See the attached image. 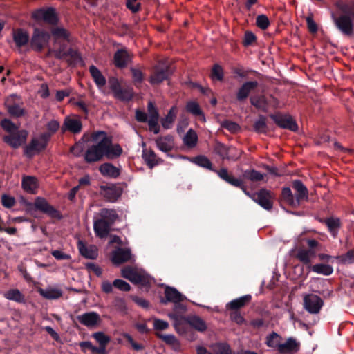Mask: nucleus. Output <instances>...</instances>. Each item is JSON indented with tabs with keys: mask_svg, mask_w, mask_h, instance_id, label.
Segmentation results:
<instances>
[{
	"mask_svg": "<svg viewBox=\"0 0 354 354\" xmlns=\"http://www.w3.org/2000/svg\"><path fill=\"white\" fill-rule=\"evenodd\" d=\"M118 144H112V140L105 131H95L91 136L90 142L84 152V158L87 163L102 160L104 157L115 159L122 153Z\"/></svg>",
	"mask_w": 354,
	"mask_h": 354,
	"instance_id": "nucleus-1",
	"label": "nucleus"
},
{
	"mask_svg": "<svg viewBox=\"0 0 354 354\" xmlns=\"http://www.w3.org/2000/svg\"><path fill=\"white\" fill-rule=\"evenodd\" d=\"M53 38L52 47L48 48L46 56L53 55L58 59H66L68 64H72L80 59L78 52L73 48L66 49V41H69V32L64 28L57 27L51 30Z\"/></svg>",
	"mask_w": 354,
	"mask_h": 354,
	"instance_id": "nucleus-2",
	"label": "nucleus"
},
{
	"mask_svg": "<svg viewBox=\"0 0 354 354\" xmlns=\"http://www.w3.org/2000/svg\"><path fill=\"white\" fill-rule=\"evenodd\" d=\"M341 14H332L333 20L336 27L345 35L350 36L353 32L354 1H338L336 3Z\"/></svg>",
	"mask_w": 354,
	"mask_h": 354,
	"instance_id": "nucleus-3",
	"label": "nucleus"
},
{
	"mask_svg": "<svg viewBox=\"0 0 354 354\" xmlns=\"http://www.w3.org/2000/svg\"><path fill=\"white\" fill-rule=\"evenodd\" d=\"M109 84L114 97L121 101H129L133 96V90L130 86L122 87L115 77L109 79Z\"/></svg>",
	"mask_w": 354,
	"mask_h": 354,
	"instance_id": "nucleus-4",
	"label": "nucleus"
},
{
	"mask_svg": "<svg viewBox=\"0 0 354 354\" xmlns=\"http://www.w3.org/2000/svg\"><path fill=\"white\" fill-rule=\"evenodd\" d=\"M50 38V35L48 32L35 28L30 39V46L33 50L41 52L48 44Z\"/></svg>",
	"mask_w": 354,
	"mask_h": 354,
	"instance_id": "nucleus-5",
	"label": "nucleus"
},
{
	"mask_svg": "<svg viewBox=\"0 0 354 354\" xmlns=\"http://www.w3.org/2000/svg\"><path fill=\"white\" fill-rule=\"evenodd\" d=\"M50 137V134L43 133L39 138L32 139L30 144L24 148L25 155L28 157H32L35 153L44 150Z\"/></svg>",
	"mask_w": 354,
	"mask_h": 354,
	"instance_id": "nucleus-6",
	"label": "nucleus"
},
{
	"mask_svg": "<svg viewBox=\"0 0 354 354\" xmlns=\"http://www.w3.org/2000/svg\"><path fill=\"white\" fill-rule=\"evenodd\" d=\"M303 302L304 309L310 314L319 313L324 305L322 298L315 294L304 295Z\"/></svg>",
	"mask_w": 354,
	"mask_h": 354,
	"instance_id": "nucleus-7",
	"label": "nucleus"
},
{
	"mask_svg": "<svg viewBox=\"0 0 354 354\" xmlns=\"http://www.w3.org/2000/svg\"><path fill=\"white\" fill-rule=\"evenodd\" d=\"M170 74L169 68L167 65L159 63L153 68V71L149 78L151 84H158L166 80Z\"/></svg>",
	"mask_w": 354,
	"mask_h": 354,
	"instance_id": "nucleus-8",
	"label": "nucleus"
},
{
	"mask_svg": "<svg viewBox=\"0 0 354 354\" xmlns=\"http://www.w3.org/2000/svg\"><path fill=\"white\" fill-rule=\"evenodd\" d=\"M27 137V131L21 130L4 136L3 140L12 147L18 148L26 142Z\"/></svg>",
	"mask_w": 354,
	"mask_h": 354,
	"instance_id": "nucleus-9",
	"label": "nucleus"
},
{
	"mask_svg": "<svg viewBox=\"0 0 354 354\" xmlns=\"http://www.w3.org/2000/svg\"><path fill=\"white\" fill-rule=\"evenodd\" d=\"M77 319L81 324L89 328H95L101 322L100 315L93 311L80 315L77 317Z\"/></svg>",
	"mask_w": 354,
	"mask_h": 354,
	"instance_id": "nucleus-10",
	"label": "nucleus"
},
{
	"mask_svg": "<svg viewBox=\"0 0 354 354\" xmlns=\"http://www.w3.org/2000/svg\"><path fill=\"white\" fill-rule=\"evenodd\" d=\"M301 343L295 337H290L282 340L279 350L278 351L280 354H294L300 350Z\"/></svg>",
	"mask_w": 354,
	"mask_h": 354,
	"instance_id": "nucleus-11",
	"label": "nucleus"
},
{
	"mask_svg": "<svg viewBox=\"0 0 354 354\" xmlns=\"http://www.w3.org/2000/svg\"><path fill=\"white\" fill-rule=\"evenodd\" d=\"M316 252L314 249H307L299 248L296 250L295 257L303 264L308 268H310L313 263V259L315 257Z\"/></svg>",
	"mask_w": 354,
	"mask_h": 354,
	"instance_id": "nucleus-12",
	"label": "nucleus"
},
{
	"mask_svg": "<svg viewBox=\"0 0 354 354\" xmlns=\"http://www.w3.org/2000/svg\"><path fill=\"white\" fill-rule=\"evenodd\" d=\"M122 276L136 284H145L146 283V277L139 273L136 270L131 267H126L121 270Z\"/></svg>",
	"mask_w": 354,
	"mask_h": 354,
	"instance_id": "nucleus-13",
	"label": "nucleus"
},
{
	"mask_svg": "<svg viewBox=\"0 0 354 354\" xmlns=\"http://www.w3.org/2000/svg\"><path fill=\"white\" fill-rule=\"evenodd\" d=\"M254 201L266 209H270L272 207V193L266 189H261L254 194L252 196Z\"/></svg>",
	"mask_w": 354,
	"mask_h": 354,
	"instance_id": "nucleus-14",
	"label": "nucleus"
},
{
	"mask_svg": "<svg viewBox=\"0 0 354 354\" xmlns=\"http://www.w3.org/2000/svg\"><path fill=\"white\" fill-rule=\"evenodd\" d=\"M101 194L109 202H115L122 194V189L115 185L110 187L101 186Z\"/></svg>",
	"mask_w": 354,
	"mask_h": 354,
	"instance_id": "nucleus-15",
	"label": "nucleus"
},
{
	"mask_svg": "<svg viewBox=\"0 0 354 354\" xmlns=\"http://www.w3.org/2000/svg\"><path fill=\"white\" fill-rule=\"evenodd\" d=\"M277 124L283 129H288L295 131L298 127L296 122L289 115H274L272 116Z\"/></svg>",
	"mask_w": 354,
	"mask_h": 354,
	"instance_id": "nucleus-16",
	"label": "nucleus"
},
{
	"mask_svg": "<svg viewBox=\"0 0 354 354\" xmlns=\"http://www.w3.org/2000/svg\"><path fill=\"white\" fill-rule=\"evenodd\" d=\"M33 17L37 20H42L50 24H55L57 22V17L53 8L39 10L33 14Z\"/></svg>",
	"mask_w": 354,
	"mask_h": 354,
	"instance_id": "nucleus-17",
	"label": "nucleus"
},
{
	"mask_svg": "<svg viewBox=\"0 0 354 354\" xmlns=\"http://www.w3.org/2000/svg\"><path fill=\"white\" fill-rule=\"evenodd\" d=\"M35 205L37 209L50 215L51 217L60 218L59 212L44 198H38L35 201Z\"/></svg>",
	"mask_w": 354,
	"mask_h": 354,
	"instance_id": "nucleus-18",
	"label": "nucleus"
},
{
	"mask_svg": "<svg viewBox=\"0 0 354 354\" xmlns=\"http://www.w3.org/2000/svg\"><path fill=\"white\" fill-rule=\"evenodd\" d=\"M157 147L163 152H169L171 151L174 147L173 136L167 135L161 136L156 140Z\"/></svg>",
	"mask_w": 354,
	"mask_h": 354,
	"instance_id": "nucleus-19",
	"label": "nucleus"
},
{
	"mask_svg": "<svg viewBox=\"0 0 354 354\" xmlns=\"http://www.w3.org/2000/svg\"><path fill=\"white\" fill-rule=\"evenodd\" d=\"M131 258L130 250L118 248L113 252L112 261L114 264L119 265L129 261Z\"/></svg>",
	"mask_w": 354,
	"mask_h": 354,
	"instance_id": "nucleus-20",
	"label": "nucleus"
},
{
	"mask_svg": "<svg viewBox=\"0 0 354 354\" xmlns=\"http://www.w3.org/2000/svg\"><path fill=\"white\" fill-rule=\"evenodd\" d=\"M113 59L117 67L124 68L131 61V55L126 49H120L115 52Z\"/></svg>",
	"mask_w": 354,
	"mask_h": 354,
	"instance_id": "nucleus-21",
	"label": "nucleus"
},
{
	"mask_svg": "<svg viewBox=\"0 0 354 354\" xmlns=\"http://www.w3.org/2000/svg\"><path fill=\"white\" fill-rule=\"evenodd\" d=\"M257 86L258 82L256 81H250L245 82L237 92V100L239 101L245 100L248 97L250 92L254 88H256Z\"/></svg>",
	"mask_w": 354,
	"mask_h": 354,
	"instance_id": "nucleus-22",
	"label": "nucleus"
},
{
	"mask_svg": "<svg viewBox=\"0 0 354 354\" xmlns=\"http://www.w3.org/2000/svg\"><path fill=\"white\" fill-rule=\"evenodd\" d=\"M142 157L150 169H152L153 167L162 162L151 149H144L142 150Z\"/></svg>",
	"mask_w": 354,
	"mask_h": 354,
	"instance_id": "nucleus-23",
	"label": "nucleus"
},
{
	"mask_svg": "<svg viewBox=\"0 0 354 354\" xmlns=\"http://www.w3.org/2000/svg\"><path fill=\"white\" fill-rule=\"evenodd\" d=\"M111 225L104 219H98L94 222L93 228L96 235L100 238L106 237L109 233Z\"/></svg>",
	"mask_w": 354,
	"mask_h": 354,
	"instance_id": "nucleus-24",
	"label": "nucleus"
},
{
	"mask_svg": "<svg viewBox=\"0 0 354 354\" xmlns=\"http://www.w3.org/2000/svg\"><path fill=\"white\" fill-rule=\"evenodd\" d=\"M185 320L192 328L198 332H205L207 328L206 322L198 316H189L185 318Z\"/></svg>",
	"mask_w": 354,
	"mask_h": 354,
	"instance_id": "nucleus-25",
	"label": "nucleus"
},
{
	"mask_svg": "<svg viewBox=\"0 0 354 354\" xmlns=\"http://www.w3.org/2000/svg\"><path fill=\"white\" fill-rule=\"evenodd\" d=\"M251 298L252 297L250 295L240 297L227 303L226 308L227 310H230L231 311H238L239 309L244 307L250 303Z\"/></svg>",
	"mask_w": 354,
	"mask_h": 354,
	"instance_id": "nucleus-26",
	"label": "nucleus"
},
{
	"mask_svg": "<svg viewBox=\"0 0 354 354\" xmlns=\"http://www.w3.org/2000/svg\"><path fill=\"white\" fill-rule=\"evenodd\" d=\"M217 175L223 180L228 183L229 184L240 187L243 185V182L237 178H235L232 175L228 173V171L225 168H221L219 170H214Z\"/></svg>",
	"mask_w": 354,
	"mask_h": 354,
	"instance_id": "nucleus-27",
	"label": "nucleus"
},
{
	"mask_svg": "<svg viewBox=\"0 0 354 354\" xmlns=\"http://www.w3.org/2000/svg\"><path fill=\"white\" fill-rule=\"evenodd\" d=\"M82 122L75 118H66L62 127L63 131L68 130L73 133H80L82 130Z\"/></svg>",
	"mask_w": 354,
	"mask_h": 354,
	"instance_id": "nucleus-28",
	"label": "nucleus"
},
{
	"mask_svg": "<svg viewBox=\"0 0 354 354\" xmlns=\"http://www.w3.org/2000/svg\"><path fill=\"white\" fill-rule=\"evenodd\" d=\"M13 40L18 48L25 46L29 41V35L23 29L14 30L12 32Z\"/></svg>",
	"mask_w": 354,
	"mask_h": 354,
	"instance_id": "nucleus-29",
	"label": "nucleus"
},
{
	"mask_svg": "<svg viewBox=\"0 0 354 354\" xmlns=\"http://www.w3.org/2000/svg\"><path fill=\"white\" fill-rule=\"evenodd\" d=\"M80 254L87 259H94L97 257V249L95 246H86L82 241L78 242Z\"/></svg>",
	"mask_w": 354,
	"mask_h": 354,
	"instance_id": "nucleus-30",
	"label": "nucleus"
},
{
	"mask_svg": "<svg viewBox=\"0 0 354 354\" xmlns=\"http://www.w3.org/2000/svg\"><path fill=\"white\" fill-rule=\"evenodd\" d=\"M282 339V337L280 335L275 332H272L266 336L265 343L268 347L279 351Z\"/></svg>",
	"mask_w": 354,
	"mask_h": 354,
	"instance_id": "nucleus-31",
	"label": "nucleus"
},
{
	"mask_svg": "<svg viewBox=\"0 0 354 354\" xmlns=\"http://www.w3.org/2000/svg\"><path fill=\"white\" fill-rule=\"evenodd\" d=\"M292 187L296 192V198L299 203L301 200L308 198V189L301 181L299 180H294Z\"/></svg>",
	"mask_w": 354,
	"mask_h": 354,
	"instance_id": "nucleus-32",
	"label": "nucleus"
},
{
	"mask_svg": "<svg viewBox=\"0 0 354 354\" xmlns=\"http://www.w3.org/2000/svg\"><path fill=\"white\" fill-rule=\"evenodd\" d=\"M102 175L111 178H117L120 175V170L111 163H104L99 167Z\"/></svg>",
	"mask_w": 354,
	"mask_h": 354,
	"instance_id": "nucleus-33",
	"label": "nucleus"
},
{
	"mask_svg": "<svg viewBox=\"0 0 354 354\" xmlns=\"http://www.w3.org/2000/svg\"><path fill=\"white\" fill-rule=\"evenodd\" d=\"M89 72L93 81L99 88H101L105 86L106 82V79L96 66L94 65L91 66L89 67Z\"/></svg>",
	"mask_w": 354,
	"mask_h": 354,
	"instance_id": "nucleus-34",
	"label": "nucleus"
},
{
	"mask_svg": "<svg viewBox=\"0 0 354 354\" xmlns=\"http://www.w3.org/2000/svg\"><path fill=\"white\" fill-rule=\"evenodd\" d=\"M39 293L48 299H57L62 297V291L57 288L49 287L46 289L39 288Z\"/></svg>",
	"mask_w": 354,
	"mask_h": 354,
	"instance_id": "nucleus-35",
	"label": "nucleus"
},
{
	"mask_svg": "<svg viewBox=\"0 0 354 354\" xmlns=\"http://www.w3.org/2000/svg\"><path fill=\"white\" fill-rule=\"evenodd\" d=\"M178 109L176 106H172L169 111L167 115L165 118H163L161 121L162 126L166 129H170L174 122L176 115H177Z\"/></svg>",
	"mask_w": 354,
	"mask_h": 354,
	"instance_id": "nucleus-36",
	"label": "nucleus"
},
{
	"mask_svg": "<svg viewBox=\"0 0 354 354\" xmlns=\"http://www.w3.org/2000/svg\"><path fill=\"white\" fill-rule=\"evenodd\" d=\"M22 187L28 193H35L37 188V179L32 176L24 177L22 180Z\"/></svg>",
	"mask_w": 354,
	"mask_h": 354,
	"instance_id": "nucleus-37",
	"label": "nucleus"
},
{
	"mask_svg": "<svg viewBox=\"0 0 354 354\" xmlns=\"http://www.w3.org/2000/svg\"><path fill=\"white\" fill-rule=\"evenodd\" d=\"M3 297L18 303L25 301L24 295L18 289H10L3 294Z\"/></svg>",
	"mask_w": 354,
	"mask_h": 354,
	"instance_id": "nucleus-38",
	"label": "nucleus"
},
{
	"mask_svg": "<svg viewBox=\"0 0 354 354\" xmlns=\"http://www.w3.org/2000/svg\"><path fill=\"white\" fill-rule=\"evenodd\" d=\"M100 215L101 216V219H104V221L111 225L118 218L116 211L113 209L104 208L100 211Z\"/></svg>",
	"mask_w": 354,
	"mask_h": 354,
	"instance_id": "nucleus-39",
	"label": "nucleus"
},
{
	"mask_svg": "<svg viewBox=\"0 0 354 354\" xmlns=\"http://www.w3.org/2000/svg\"><path fill=\"white\" fill-rule=\"evenodd\" d=\"M310 268L313 272L324 276H329L333 272V267L328 264L317 263L314 266L312 265Z\"/></svg>",
	"mask_w": 354,
	"mask_h": 354,
	"instance_id": "nucleus-40",
	"label": "nucleus"
},
{
	"mask_svg": "<svg viewBox=\"0 0 354 354\" xmlns=\"http://www.w3.org/2000/svg\"><path fill=\"white\" fill-rule=\"evenodd\" d=\"M165 295L167 301L175 304L179 303L183 299L182 295L174 288H167L165 290Z\"/></svg>",
	"mask_w": 354,
	"mask_h": 354,
	"instance_id": "nucleus-41",
	"label": "nucleus"
},
{
	"mask_svg": "<svg viewBox=\"0 0 354 354\" xmlns=\"http://www.w3.org/2000/svg\"><path fill=\"white\" fill-rule=\"evenodd\" d=\"M184 144L189 147H194L198 142V136L195 131L193 129H189L184 136L183 138Z\"/></svg>",
	"mask_w": 354,
	"mask_h": 354,
	"instance_id": "nucleus-42",
	"label": "nucleus"
},
{
	"mask_svg": "<svg viewBox=\"0 0 354 354\" xmlns=\"http://www.w3.org/2000/svg\"><path fill=\"white\" fill-rule=\"evenodd\" d=\"M281 196L283 199L292 206H297L299 205L298 201L292 193L290 188L284 187L282 189Z\"/></svg>",
	"mask_w": 354,
	"mask_h": 354,
	"instance_id": "nucleus-43",
	"label": "nucleus"
},
{
	"mask_svg": "<svg viewBox=\"0 0 354 354\" xmlns=\"http://www.w3.org/2000/svg\"><path fill=\"white\" fill-rule=\"evenodd\" d=\"M250 102L256 108L266 111L268 103L264 95L251 97Z\"/></svg>",
	"mask_w": 354,
	"mask_h": 354,
	"instance_id": "nucleus-44",
	"label": "nucleus"
},
{
	"mask_svg": "<svg viewBox=\"0 0 354 354\" xmlns=\"http://www.w3.org/2000/svg\"><path fill=\"white\" fill-rule=\"evenodd\" d=\"M244 177L250 180L251 181L257 182L263 180L264 175L261 173L254 170H247L244 172Z\"/></svg>",
	"mask_w": 354,
	"mask_h": 354,
	"instance_id": "nucleus-45",
	"label": "nucleus"
},
{
	"mask_svg": "<svg viewBox=\"0 0 354 354\" xmlns=\"http://www.w3.org/2000/svg\"><path fill=\"white\" fill-rule=\"evenodd\" d=\"M160 337L166 344L171 346L174 349H175V350L180 349V343L174 335H160Z\"/></svg>",
	"mask_w": 354,
	"mask_h": 354,
	"instance_id": "nucleus-46",
	"label": "nucleus"
},
{
	"mask_svg": "<svg viewBox=\"0 0 354 354\" xmlns=\"http://www.w3.org/2000/svg\"><path fill=\"white\" fill-rule=\"evenodd\" d=\"M187 111L194 115H200L205 120L204 115L199 106V104L194 101L187 102L186 105Z\"/></svg>",
	"mask_w": 354,
	"mask_h": 354,
	"instance_id": "nucleus-47",
	"label": "nucleus"
},
{
	"mask_svg": "<svg viewBox=\"0 0 354 354\" xmlns=\"http://www.w3.org/2000/svg\"><path fill=\"white\" fill-rule=\"evenodd\" d=\"M337 261L342 264H351L354 263V250L348 251L345 254L336 257Z\"/></svg>",
	"mask_w": 354,
	"mask_h": 354,
	"instance_id": "nucleus-48",
	"label": "nucleus"
},
{
	"mask_svg": "<svg viewBox=\"0 0 354 354\" xmlns=\"http://www.w3.org/2000/svg\"><path fill=\"white\" fill-rule=\"evenodd\" d=\"M326 224L333 236H336L338 229L340 227V221L338 218H328L326 221Z\"/></svg>",
	"mask_w": 354,
	"mask_h": 354,
	"instance_id": "nucleus-49",
	"label": "nucleus"
},
{
	"mask_svg": "<svg viewBox=\"0 0 354 354\" xmlns=\"http://www.w3.org/2000/svg\"><path fill=\"white\" fill-rule=\"evenodd\" d=\"M227 148H228V147H227L226 145L222 144L221 142H216V144L214 145V151L223 160H225V158H234L232 156H230V157L226 156V153H227L226 151H227Z\"/></svg>",
	"mask_w": 354,
	"mask_h": 354,
	"instance_id": "nucleus-50",
	"label": "nucleus"
},
{
	"mask_svg": "<svg viewBox=\"0 0 354 354\" xmlns=\"http://www.w3.org/2000/svg\"><path fill=\"white\" fill-rule=\"evenodd\" d=\"M92 337L99 343L100 346H106L111 341L109 336L103 332H96L92 335Z\"/></svg>",
	"mask_w": 354,
	"mask_h": 354,
	"instance_id": "nucleus-51",
	"label": "nucleus"
},
{
	"mask_svg": "<svg viewBox=\"0 0 354 354\" xmlns=\"http://www.w3.org/2000/svg\"><path fill=\"white\" fill-rule=\"evenodd\" d=\"M214 354H232L230 346L224 343H218L213 346Z\"/></svg>",
	"mask_w": 354,
	"mask_h": 354,
	"instance_id": "nucleus-52",
	"label": "nucleus"
},
{
	"mask_svg": "<svg viewBox=\"0 0 354 354\" xmlns=\"http://www.w3.org/2000/svg\"><path fill=\"white\" fill-rule=\"evenodd\" d=\"M254 129L257 133H266L267 131V125L266 118L260 116L259 119L254 124Z\"/></svg>",
	"mask_w": 354,
	"mask_h": 354,
	"instance_id": "nucleus-53",
	"label": "nucleus"
},
{
	"mask_svg": "<svg viewBox=\"0 0 354 354\" xmlns=\"http://www.w3.org/2000/svg\"><path fill=\"white\" fill-rule=\"evenodd\" d=\"M194 162L201 167L212 170V162L207 157L204 156H198L194 158Z\"/></svg>",
	"mask_w": 354,
	"mask_h": 354,
	"instance_id": "nucleus-54",
	"label": "nucleus"
},
{
	"mask_svg": "<svg viewBox=\"0 0 354 354\" xmlns=\"http://www.w3.org/2000/svg\"><path fill=\"white\" fill-rule=\"evenodd\" d=\"M8 113L14 117H21L25 114V111L17 104L8 105L7 106Z\"/></svg>",
	"mask_w": 354,
	"mask_h": 354,
	"instance_id": "nucleus-55",
	"label": "nucleus"
},
{
	"mask_svg": "<svg viewBox=\"0 0 354 354\" xmlns=\"http://www.w3.org/2000/svg\"><path fill=\"white\" fill-rule=\"evenodd\" d=\"M1 125L2 128L9 133H13L19 128L17 125L14 124L8 119H4L1 121Z\"/></svg>",
	"mask_w": 354,
	"mask_h": 354,
	"instance_id": "nucleus-56",
	"label": "nucleus"
},
{
	"mask_svg": "<svg viewBox=\"0 0 354 354\" xmlns=\"http://www.w3.org/2000/svg\"><path fill=\"white\" fill-rule=\"evenodd\" d=\"M15 198L8 194H3L1 196V203L3 207L6 208H11L15 205Z\"/></svg>",
	"mask_w": 354,
	"mask_h": 354,
	"instance_id": "nucleus-57",
	"label": "nucleus"
},
{
	"mask_svg": "<svg viewBox=\"0 0 354 354\" xmlns=\"http://www.w3.org/2000/svg\"><path fill=\"white\" fill-rule=\"evenodd\" d=\"M226 152V156L230 157L232 156L234 158H225V160L236 161L240 158L241 156V151L238 150L236 148L232 147H228Z\"/></svg>",
	"mask_w": 354,
	"mask_h": 354,
	"instance_id": "nucleus-58",
	"label": "nucleus"
},
{
	"mask_svg": "<svg viewBox=\"0 0 354 354\" xmlns=\"http://www.w3.org/2000/svg\"><path fill=\"white\" fill-rule=\"evenodd\" d=\"M256 24L259 28L262 30H265L268 27L270 22L268 18L266 15H261L257 17Z\"/></svg>",
	"mask_w": 354,
	"mask_h": 354,
	"instance_id": "nucleus-59",
	"label": "nucleus"
},
{
	"mask_svg": "<svg viewBox=\"0 0 354 354\" xmlns=\"http://www.w3.org/2000/svg\"><path fill=\"white\" fill-rule=\"evenodd\" d=\"M212 77L218 80H222L223 78V70L218 64H215L212 71Z\"/></svg>",
	"mask_w": 354,
	"mask_h": 354,
	"instance_id": "nucleus-60",
	"label": "nucleus"
},
{
	"mask_svg": "<svg viewBox=\"0 0 354 354\" xmlns=\"http://www.w3.org/2000/svg\"><path fill=\"white\" fill-rule=\"evenodd\" d=\"M113 286L122 291L130 290V285L124 280L115 279L113 283Z\"/></svg>",
	"mask_w": 354,
	"mask_h": 354,
	"instance_id": "nucleus-61",
	"label": "nucleus"
},
{
	"mask_svg": "<svg viewBox=\"0 0 354 354\" xmlns=\"http://www.w3.org/2000/svg\"><path fill=\"white\" fill-rule=\"evenodd\" d=\"M147 111L149 115V119H159V113L158 109L152 102H148Z\"/></svg>",
	"mask_w": 354,
	"mask_h": 354,
	"instance_id": "nucleus-62",
	"label": "nucleus"
},
{
	"mask_svg": "<svg viewBox=\"0 0 354 354\" xmlns=\"http://www.w3.org/2000/svg\"><path fill=\"white\" fill-rule=\"evenodd\" d=\"M132 77L135 84L141 83L143 80V74L142 71L136 68H131Z\"/></svg>",
	"mask_w": 354,
	"mask_h": 354,
	"instance_id": "nucleus-63",
	"label": "nucleus"
},
{
	"mask_svg": "<svg viewBox=\"0 0 354 354\" xmlns=\"http://www.w3.org/2000/svg\"><path fill=\"white\" fill-rule=\"evenodd\" d=\"M230 317L232 321L235 322L239 325L243 324L245 322V319L239 311H232L230 313Z\"/></svg>",
	"mask_w": 354,
	"mask_h": 354,
	"instance_id": "nucleus-64",
	"label": "nucleus"
}]
</instances>
